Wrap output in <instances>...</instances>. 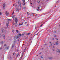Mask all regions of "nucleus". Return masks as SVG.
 Returning <instances> with one entry per match:
<instances>
[{"mask_svg":"<svg viewBox=\"0 0 60 60\" xmlns=\"http://www.w3.org/2000/svg\"><path fill=\"white\" fill-rule=\"evenodd\" d=\"M16 33H19V31L18 30H16Z\"/></svg>","mask_w":60,"mask_h":60,"instance_id":"f3484780","label":"nucleus"},{"mask_svg":"<svg viewBox=\"0 0 60 60\" xmlns=\"http://www.w3.org/2000/svg\"><path fill=\"white\" fill-rule=\"evenodd\" d=\"M41 58H43V55H42L41 56Z\"/></svg>","mask_w":60,"mask_h":60,"instance_id":"a878e982","label":"nucleus"},{"mask_svg":"<svg viewBox=\"0 0 60 60\" xmlns=\"http://www.w3.org/2000/svg\"><path fill=\"white\" fill-rule=\"evenodd\" d=\"M15 7H17V5L15 6Z\"/></svg>","mask_w":60,"mask_h":60,"instance_id":"774afa93","label":"nucleus"},{"mask_svg":"<svg viewBox=\"0 0 60 60\" xmlns=\"http://www.w3.org/2000/svg\"><path fill=\"white\" fill-rule=\"evenodd\" d=\"M52 40H54V38H53V39H52Z\"/></svg>","mask_w":60,"mask_h":60,"instance_id":"680f3d73","label":"nucleus"},{"mask_svg":"<svg viewBox=\"0 0 60 60\" xmlns=\"http://www.w3.org/2000/svg\"><path fill=\"white\" fill-rule=\"evenodd\" d=\"M2 33H4V29H2Z\"/></svg>","mask_w":60,"mask_h":60,"instance_id":"f8f14e48","label":"nucleus"},{"mask_svg":"<svg viewBox=\"0 0 60 60\" xmlns=\"http://www.w3.org/2000/svg\"><path fill=\"white\" fill-rule=\"evenodd\" d=\"M53 45H55V44H53Z\"/></svg>","mask_w":60,"mask_h":60,"instance_id":"052dcab7","label":"nucleus"},{"mask_svg":"<svg viewBox=\"0 0 60 60\" xmlns=\"http://www.w3.org/2000/svg\"><path fill=\"white\" fill-rule=\"evenodd\" d=\"M56 52L57 53H58V54H59V53H60V50L59 49H57L56 51Z\"/></svg>","mask_w":60,"mask_h":60,"instance_id":"20e7f679","label":"nucleus"},{"mask_svg":"<svg viewBox=\"0 0 60 60\" xmlns=\"http://www.w3.org/2000/svg\"><path fill=\"white\" fill-rule=\"evenodd\" d=\"M1 37V35L0 34V37Z\"/></svg>","mask_w":60,"mask_h":60,"instance_id":"3c124183","label":"nucleus"},{"mask_svg":"<svg viewBox=\"0 0 60 60\" xmlns=\"http://www.w3.org/2000/svg\"><path fill=\"white\" fill-rule=\"evenodd\" d=\"M38 10H40V7H39L38 8Z\"/></svg>","mask_w":60,"mask_h":60,"instance_id":"4c0bfd02","label":"nucleus"},{"mask_svg":"<svg viewBox=\"0 0 60 60\" xmlns=\"http://www.w3.org/2000/svg\"><path fill=\"white\" fill-rule=\"evenodd\" d=\"M16 11H19V8H17L16 9Z\"/></svg>","mask_w":60,"mask_h":60,"instance_id":"1a4fd4ad","label":"nucleus"},{"mask_svg":"<svg viewBox=\"0 0 60 60\" xmlns=\"http://www.w3.org/2000/svg\"><path fill=\"white\" fill-rule=\"evenodd\" d=\"M18 5H19V6L20 8L21 7V4L22 3L20 1V0H19L18 2Z\"/></svg>","mask_w":60,"mask_h":60,"instance_id":"f03ea898","label":"nucleus"},{"mask_svg":"<svg viewBox=\"0 0 60 60\" xmlns=\"http://www.w3.org/2000/svg\"><path fill=\"white\" fill-rule=\"evenodd\" d=\"M18 35L19 36H21V34H20L19 35Z\"/></svg>","mask_w":60,"mask_h":60,"instance_id":"7c9ffc66","label":"nucleus"},{"mask_svg":"<svg viewBox=\"0 0 60 60\" xmlns=\"http://www.w3.org/2000/svg\"><path fill=\"white\" fill-rule=\"evenodd\" d=\"M12 32H13V33H14V31H15L14 30H12Z\"/></svg>","mask_w":60,"mask_h":60,"instance_id":"4be33fe9","label":"nucleus"},{"mask_svg":"<svg viewBox=\"0 0 60 60\" xmlns=\"http://www.w3.org/2000/svg\"><path fill=\"white\" fill-rule=\"evenodd\" d=\"M56 45H58V43L57 42H56Z\"/></svg>","mask_w":60,"mask_h":60,"instance_id":"a211bd4d","label":"nucleus"},{"mask_svg":"<svg viewBox=\"0 0 60 60\" xmlns=\"http://www.w3.org/2000/svg\"><path fill=\"white\" fill-rule=\"evenodd\" d=\"M3 41H2V42H1V44H3Z\"/></svg>","mask_w":60,"mask_h":60,"instance_id":"473e14b6","label":"nucleus"},{"mask_svg":"<svg viewBox=\"0 0 60 60\" xmlns=\"http://www.w3.org/2000/svg\"><path fill=\"white\" fill-rule=\"evenodd\" d=\"M37 27H36L35 29H37Z\"/></svg>","mask_w":60,"mask_h":60,"instance_id":"de8ad7c7","label":"nucleus"},{"mask_svg":"<svg viewBox=\"0 0 60 60\" xmlns=\"http://www.w3.org/2000/svg\"><path fill=\"white\" fill-rule=\"evenodd\" d=\"M53 48H55V47H54V46H53Z\"/></svg>","mask_w":60,"mask_h":60,"instance_id":"0e129e2a","label":"nucleus"},{"mask_svg":"<svg viewBox=\"0 0 60 60\" xmlns=\"http://www.w3.org/2000/svg\"><path fill=\"white\" fill-rule=\"evenodd\" d=\"M30 34V33H28V34H26L27 35H29Z\"/></svg>","mask_w":60,"mask_h":60,"instance_id":"6ab92c4d","label":"nucleus"},{"mask_svg":"<svg viewBox=\"0 0 60 60\" xmlns=\"http://www.w3.org/2000/svg\"><path fill=\"white\" fill-rule=\"evenodd\" d=\"M43 25V24H42L41 25H40V27H42V25Z\"/></svg>","mask_w":60,"mask_h":60,"instance_id":"393cba45","label":"nucleus"},{"mask_svg":"<svg viewBox=\"0 0 60 60\" xmlns=\"http://www.w3.org/2000/svg\"><path fill=\"white\" fill-rule=\"evenodd\" d=\"M3 36L4 38V39H5V35L4 34L3 35Z\"/></svg>","mask_w":60,"mask_h":60,"instance_id":"9d476101","label":"nucleus"},{"mask_svg":"<svg viewBox=\"0 0 60 60\" xmlns=\"http://www.w3.org/2000/svg\"><path fill=\"white\" fill-rule=\"evenodd\" d=\"M38 3H40V1H37Z\"/></svg>","mask_w":60,"mask_h":60,"instance_id":"2f4dec72","label":"nucleus"},{"mask_svg":"<svg viewBox=\"0 0 60 60\" xmlns=\"http://www.w3.org/2000/svg\"><path fill=\"white\" fill-rule=\"evenodd\" d=\"M5 14L7 16L8 15H9V14L8 13V12L7 11H6L5 12Z\"/></svg>","mask_w":60,"mask_h":60,"instance_id":"423d86ee","label":"nucleus"},{"mask_svg":"<svg viewBox=\"0 0 60 60\" xmlns=\"http://www.w3.org/2000/svg\"><path fill=\"white\" fill-rule=\"evenodd\" d=\"M34 14V13H32V15L33 14Z\"/></svg>","mask_w":60,"mask_h":60,"instance_id":"e2e57ef3","label":"nucleus"},{"mask_svg":"<svg viewBox=\"0 0 60 60\" xmlns=\"http://www.w3.org/2000/svg\"><path fill=\"white\" fill-rule=\"evenodd\" d=\"M50 45L51 46H52V44H51Z\"/></svg>","mask_w":60,"mask_h":60,"instance_id":"5fc2aeb1","label":"nucleus"},{"mask_svg":"<svg viewBox=\"0 0 60 60\" xmlns=\"http://www.w3.org/2000/svg\"><path fill=\"white\" fill-rule=\"evenodd\" d=\"M49 43H51V42H49Z\"/></svg>","mask_w":60,"mask_h":60,"instance_id":"69168bd1","label":"nucleus"},{"mask_svg":"<svg viewBox=\"0 0 60 60\" xmlns=\"http://www.w3.org/2000/svg\"><path fill=\"white\" fill-rule=\"evenodd\" d=\"M7 19L8 21H10L11 20V19Z\"/></svg>","mask_w":60,"mask_h":60,"instance_id":"9b49d317","label":"nucleus"},{"mask_svg":"<svg viewBox=\"0 0 60 60\" xmlns=\"http://www.w3.org/2000/svg\"><path fill=\"white\" fill-rule=\"evenodd\" d=\"M24 52H23L22 55H23V54H24Z\"/></svg>","mask_w":60,"mask_h":60,"instance_id":"79ce46f5","label":"nucleus"},{"mask_svg":"<svg viewBox=\"0 0 60 60\" xmlns=\"http://www.w3.org/2000/svg\"><path fill=\"white\" fill-rule=\"evenodd\" d=\"M30 4H32V3L31 2L30 3Z\"/></svg>","mask_w":60,"mask_h":60,"instance_id":"bf43d9fd","label":"nucleus"},{"mask_svg":"<svg viewBox=\"0 0 60 60\" xmlns=\"http://www.w3.org/2000/svg\"><path fill=\"white\" fill-rule=\"evenodd\" d=\"M16 51H17V52H18V51H19V50L17 49Z\"/></svg>","mask_w":60,"mask_h":60,"instance_id":"f704fd0d","label":"nucleus"},{"mask_svg":"<svg viewBox=\"0 0 60 60\" xmlns=\"http://www.w3.org/2000/svg\"><path fill=\"white\" fill-rule=\"evenodd\" d=\"M14 5H15V4H14L13 6Z\"/></svg>","mask_w":60,"mask_h":60,"instance_id":"8fccbe9b","label":"nucleus"},{"mask_svg":"<svg viewBox=\"0 0 60 60\" xmlns=\"http://www.w3.org/2000/svg\"><path fill=\"white\" fill-rule=\"evenodd\" d=\"M6 49H7L8 50L9 49V48L8 47H6Z\"/></svg>","mask_w":60,"mask_h":60,"instance_id":"5701e85b","label":"nucleus"},{"mask_svg":"<svg viewBox=\"0 0 60 60\" xmlns=\"http://www.w3.org/2000/svg\"><path fill=\"white\" fill-rule=\"evenodd\" d=\"M0 15H1V13L0 12Z\"/></svg>","mask_w":60,"mask_h":60,"instance_id":"13d9d810","label":"nucleus"},{"mask_svg":"<svg viewBox=\"0 0 60 60\" xmlns=\"http://www.w3.org/2000/svg\"><path fill=\"white\" fill-rule=\"evenodd\" d=\"M14 11H13V13H12V14H14Z\"/></svg>","mask_w":60,"mask_h":60,"instance_id":"ea45409f","label":"nucleus"},{"mask_svg":"<svg viewBox=\"0 0 60 60\" xmlns=\"http://www.w3.org/2000/svg\"><path fill=\"white\" fill-rule=\"evenodd\" d=\"M5 3H4L3 5V9L4 10V8H5Z\"/></svg>","mask_w":60,"mask_h":60,"instance_id":"0eeeda50","label":"nucleus"},{"mask_svg":"<svg viewBox=\"0 0 60 60\" xmlns=\"http://www.w3.org/2000/svg\"><path fill=\"white\" fill-rule=\"evenodd\" d=\"M23 23H22V24H19V26H21V25H23Z\"/></svg>","mask_w":60,"mask_h":60,"instance_id":"412c9836","label":"nucleus"},{"mask_svg":"<svg viewBox=\"0 0 60 60\" xmlns=\"http://www.w3.org/2000/svg\"><path fill=\"white\" fill-rule=\"evenodd\" d=\"M30 17H28V18H26V19H28L29 18H30Z\"/></svg>","mask_w":60,"mask_h":60,"instance_id":"864d4df0","label":"nucleus"},{"mask_svg":"<svg viewBox=\"0 0 60 60\" xmlns=\"http://www.w3.org/2000/svg\"><path fill=\"white\" fill-rule=\"evenodd\" d=\"M48 58L49 59H52L53 58L52 57H49Z\"/></svg>","mask_w":60,"mask_h":60,"instance_id":"6e6552de","label":"nucleus"},{"mask_svg":"<svg viewBox=\"0 0 60 60\" xmlns=\"http://www.w3.org/2000/svg\"><path fill=\"white\" fill-rule=\"evenodd\" d=\"M27 14L28 15H29V14H28V12H27Z\"/></svg>","mask_w":60,"mask_h":60,"instance_id":"4d7b16f0","label":"nucleus"},{"mask_svg":"<svg viewBox=\"0 0 60 60\" xmlns=\"http://www.w3.org/2000/svg\"><path fill=\"white\" fill-rule=\"evenodd\" d=\"M25 9H26V8H25V7H24V9L25 10Z\"/></svg>","mask_w":60,"mask_h":60,"instance_id":"37998d69","label":"nucleus"},{"mask_svg":"<svg viewBox=\"0 0 60 60\" xmlns=\"http://www.w3.org/2000/svg\"><path fill=\"white\" fill-rule=\"evenodd\" d=\"M52 50H53V51H54L55 50V49H52Z\"/></svg>","mask_w":60,"mask_h":60,"instance_id":"a19ab883","label":"nucleus"},{"mask_svg":"<svg viewBox=\"0 0 60 60\" xmlns=\"http://www.w3.org/2000/svg\"><path fill=\"white\" fill-rule=\"evenodd\" d=\"M16 41H17L16 40L14 42V43H16Z\"/></svg>","mask_w":60,"mask_h":60,"instance_id":"b1692460","label":"nucleus"},{"mask_svg":"<svg viewBox=\"0 0 60 60\" xmlns=\"http://www.w3.org/2000/svg\"><path fill=\"white\" fill-rule=\"evenodd\" d=\"M37 11H39V10L38 9H37Z\"/></svg>","mask_w":60,"mask_h":60,"instance_id":"338daca9","label":"nucleus"},{"mask_svg":"<svg viewBox=\"0 0 60 60\" xmlns=\"http://www.w3.org/2000/svg\"><path fill=\"white\" fill-rule=\"evenodd\" d=\"M56 39L57 40H58V39H57V38H56Z\"/></svg>","mask_w":60,"mask_h":60,"instance_id":"a18cd8bd","label":"nucleus"},{"mask_svg":"<svg viewBox=\"0 0 60 60\" xmlns=\"http://www.w3.org/2000/svg\"><path fill=\"white\" fill-rule=\"evenodd\" d=\"M14 54H15V52H14L13 54V55H14Z\"/></svg>","mask_w":60,"mask_h":60,"instance_id":"09e8293b","label":"nucleus"},{"mask_svg":"<svg viewBox=\"0 0 60 60\" xmlns=\"http://www.w3.org/2000/svg\"><path fill=\"white\" fill-rule=\"evenodd\" d=\"M39 10L40 11H41V10H42V9H39Z\"/></svg>","mask_w":60,"mask_h":60,"instance_id":"c03bdc74","label":"nucleus"},{"mask_svg":"<svg viewBox=\"0 0 60 60\" xmlns=\"http://www.w3.org/2000/svg\"><path fill=\"white\" fill-rule=\"evenodd\" d=\"M27 23V22H25V24H26V23Z\"/></svg>","mask_w":60,"mask_h":60,"instance_id":"58836bf2","label":"nucleus"},{"mask_svg":"<svg viewBox=\"0 0 60 60\" xmlns=\"http://www.w3.org/2000/svg\"><path fill=\"white\" fill-rule=\"evenodd\" d=\"M24 34H22V36H24Z\"/></svg>","mask_w":60,"mask_h":60,"instance_id":"c85d7f7f","label":"nucleus"},{"mask_svg":"<svg viewBox=\"0 0 60 60\" xmlns=\"http://www.w3.org/2000/svg\"><path fill=\"white\" fill-rule=\"evenodd\" d=\"M54 37H56V36L55 35H54Z\"/></svg>","mask_w":60,"mask_h":60,"instance_id":"72a5a7b5","label":"nucleus"},{"mask_svg":"<svg viewBox=\"0 0 60 60\" xmlns=\"http://www.w3.org/2000/svg\"><path fill=\"white\" fill-rule=\"evenodd\" d=\"M23 3H25V0H22Z\"/></svg>","mask_w":60,"mask_h":60,"instance_id":"aec40b11","label":"nucleus"},{"mask_svg":"<svg viewBox=\"0 0 60 60\" xmlns=\"http://www.w3.org/2000/svg\"><path fill=\"white\" fill-rule=\"evenodd\" d=\"M22 57H21L19 59L20 60H21V59H22Z\"/></svg>","mask_w":60,"mask_h":60,"instance_id":"c756f323","label":"nucleus"},{"mask_svg":"<svg viewBox=\"0 0 60 60\" xmlns=\"http://www.w3.org/2000/svg\"><path fill=\"white\" fill-rule=\"evenodd\" d=\"M26 48H25L24 49V50L23 51L24 53V52H25V51H26Z\"/></svg>","mask_w":60,"mask_h":60,"instance_id":"2eb2a0df","label":"nucleus"},{"mask_svg":"<svg viewBox=\"0 0 60 60\" xmlns=\"http://www.w3.org/2000/svg\"><path fill=\"white\" fill-rule=\"evenodd\" d=\"M2 49V47H1L0 48V50H1Z\"/></svg>","mask_w":60,"mask_h":60,"instance_id":"cd10ccee","label":"nucleus"},{"mask_svg":"<svg viewBox=\"0 0 60 60\" xmlns=\"http://www.w3.org/2000/svg\"><path fill=\"white\" fill-rule=\"evenodd\" d=\"M6 46V44H5L4 45V46Z\"/></svg>","mask_w":60,"mask_h":60,"instance_id":"c9c22d12","label":"nucleus"},{"mask_svg":"<svg viewBox=\"0 0 60 60\" xmlns=\"http://www.w3.org/2000/svg\"><path fill=\"white\" fill-rule=\"evenodd\" d=\"M15 15H14L12 17V18H13V19H14V18H15Z\"/></svg>","mask_w":60,"mask_h":60,"instance_id":"dca6fc26","label":"nucleus"},{"mask_svg":"<svg viewBox=\"0 0 60 60\" xmlns=\"http://www.w3.org/2000/svg\"><path fill=\"white\" fill-rule=\"evenodd\" d=\"M19 38V35H17L16 36H15L14 37V38L15 39H18V38Z\"/></svg>","mask_w":60,"mask_h":60,"instance_id":"7ed1b4c3","label":"nucleus"},{"mask_svg":"<svg viewBox=\"0 0 60 60\" xmlns=\"http://www.w3.org/2000/svg\"><path fill=\"white\" fill-rule=\"evenodd\" d=\"M29 25V24L28 23L27 24V26H28V25Z\"/></svg>","mask_w":60,"mask_h":60,"instance_id":"603ef678","label":"nucleus"},{"mask_svg":"<svg viewBox=\"0 0 60 60\" xmlns=\"http://www.w3.org/2000/svg\"><path fill=\"white\" fill-rule=\"evenodd\" d=\"M15 24V23H13V25H14Z\"/></svg>","mask_w":60,"mask_h":60,"instance_id":"49530a36","label":"nucleus"},{"mask_svg":"<svg viewBox=\"0 0 60 60\" xmlns=\"http://www.w3.org/2000/svg\"><path fill=\"white\" fill-rule=\"evenodd\" d=\"M15 27H17V22H18V19H17V18H15Z\"/></svg>","mask_w":60,"mask_h":60,"instance_id":"f257e3e1","label":"nucleus"},{"mask_svg":"<svg viewBox=\"0 0 60 60\" xmlns=\"http://www.w3.org/2000/svg\"><path fill=\"white\" fill-rule=\"evenodd\" d=\"M19 54L17 53L16 54V56H17V57H18V56H19Z\"/></svg>","mask_w":60,"mask_h":60,"instance_id":"ddd939ff","label":"nucleus"},{"mask_svg":"<svg viewBox=\"0 0 60 60\" xmlns=\"http://www.w3.org/2000/svg\"><path fill=\"white\" fill-rule=\"evenodd\" d=\"M23 54H22V56H21V57H23Z\"/></svg>","mask_w":60,"mask_h":60,"instance_id":"e433bc0d","label":"nucleus"},{"mask_svg":"<svg viewBox=\"0 0 60 60\" xmlns=\"http://www.w3.org/2000/svg\"><path fill=\"white\" fill-rule=\"evenodd\" d=\"M15 46V43H13L12 45V47L11 48V49H13V47H14Z\"/></svg>","mask_w":60,"mask_h":60,"instance_id":"39448f33","label":"nucleus"},{"mask_svg":"<svg viewBox=\"0 0 60 60\" xmlns=\"http://www.w3.org/2000/svg\"><path fill=\"white\" fill-rule=\"evenodd\" d=\"M22 4H23V5H25V3H23Z\"/></svg>","mask_w":60,"mask_h":60,"instance_id":"bb28decb","label":"nucleus"},{"mask_svg":"<svg viewBox=\"0 0 60 60\" xmlns=\"http://www.w3.org/2000/svg\"><path fill=\"white\" fill-rule=\"evenodd\" d=\"M41 54V52H40L39 53V54Z\"/></svg>","mask_w":60,"mask_h":60,"instance_id":"6e6d98bb","label":"nucleus"},{"mask_svg":"<svg viewBox=\"0 0 60 60\" xmlns=\"http://www.w3.org/2000/svg\"><path fill=\"white\" fill-rule=\"evenodd\" d=\"M8 23H7H7L6 24V26H7V27H8Z\"/></svg>","mask_w":60,"mask_h":60,"instance_id":"4468645a","label":"nucleus"}]
</instances>
